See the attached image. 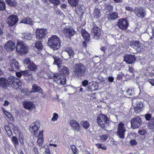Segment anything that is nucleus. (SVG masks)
<instances>
[{"instance_id":"nucleus-20","label":"nucleus","mask_w":154,"mask_h":154,"mask_svg":"<svg viewBox=\"0 0 154 154\" xmlns=\"http://www.w3.org/2000/svg\"><path fill=\"white\" fill-rule=\"evenodd\" d=\"M70 126L72 130L77 131H80L81 127L78 122L73 119L70 122Z\"/></svg>"},{"instance_id":"nucleus-11","label":"nucleus","mask_w":154,"mask_h":154,"mask_svg":"<svg viewBox=\"0 0 154 154\" xmlns=\"http://www.w3.org/2000/svg\"><path fill=\"white\" fill-rule=\"evenodd\" d=\"M141 123V119L138 116L133 118L131 121V127L135 129L139 127Z\"/></svg>"},{"instance_id":"nucleus-60","label":"nucleus","mask_w":154,"mask_h":154,"mask_svg":"<svg viewBox=\"0 0 154 154\" xmlns=\"http://www.w3.org/2000/svg\"><path fill=\"white\" fill-rule=\"evenodd\" d=\"M146 133V131L144 130L140 131H139V134L141 135H143Z\"/></svg>"},{"instance_id":"nucleus-37","label":"nucleus","mask_w":154,"mask_h":154,"mask_svg":"<svg viewBox=\"0 0 154 154\" xmlns=\"http://www.w3.org/2000/svg\"><path fill=\"white\" fill-rule=\"evenodd\" d=\"M81 124L85 129H88L90 126L89 123L86 121H82Z\"/></svg>"},{"instance_id":"nucleus-22","label":"nucleus","mask_w":154,"mask_h":154,"mask_svg":"<svg viewBox=\"0 0 154 154\" xmlns=\"http://www.w3.org/2000/svg\"><path fill=\"white\" fill-rule=\"evenodd\" d=\"M30 92L31 93L37 92L41 94L44 93L42 88L37 85L35 84L33 85L32 89Z\"/></svg>"},{"instance_id":"nucleus-10","label":"nucleus","mask_w":154,"mask_h":154,"mask_svg":"<svg viewBox=\"0 0 154 154\" xmlns=\"http://www.w3.org/2000/svg\"><path fill=\"white\" fill-rule=\"evenodd\" d=\"M129 45L131 47L134 49L137 52H140L143 49V47L142 46V44L139 41H131Z\"/></svg>"},{"instance_id":"nucleus-27","label":"nucleus","mask_w":154,"mask_h":154,"mask_svg":"<svg viewBox=\"0 0 154 154\" xmlns=\"http://www.w3.org/2000/svg\"><path fill=\"white\" fill-rule=\"evenodd\" d=\"M66 52L69 54V56L70 57H73L75 54V52L70 47H67L66 48L65 50L63 52L62 54H65Z\"/></svg>"},{"instance_id":"nucleus-48","label":"nucleus","mask_w":154,"mask_h":154,"mask_svg":"<svg viewBox=\"0 0 154 154\" xmlns=\"http://www.w3.org/2000/svg\"><path fill=\"white\" fill-rule=\"evenodd\" d=\"M72 151L74 154H76L77 150L75 146L74 145H72L70 146Z\"/></svg>"},{"instance_id":"nucleus-7","label":"nucleus","mask_w":154,"mask_h":154,"mask_svg":"<svg viewBox=\"0 0 154 154\" xmlns=\"http://www.w3.org/2000/svg\"><path fill=\"white\" fill-rule=\"evenodd\" d=\"M97 122L98 124L103 128L106 127L109 120L107 117L105 115L100 114L97 118Z\"/></svg>"},{"instance_id":"nucleus-38","label":"nucleus","mask_w":154,"mask_h":154,"mask_svg":"<svg viewBox=\"0 0 154 154\" xmlns=\"http://www.w3.org/2000/svg\"><path fill=\"white\" fill-rule=\"evenodd\" d=\"M148 127L149 129H154V118L152 119L148 123Z\"/></svg>"},{"instance_id":"nucleus-54","label":"nucleus","mask_w":154,"mask_h":154,"mask_svg":"<svg viewBox=\"0 0 154 154\" xmlns=\"http://www.w3.org/2000/svg\"><path fill=\"white\" fill-rule=\"evenodd\" d=\"M100 138L101 140L103 141H105L107 139V137L106 135H103L100 136Z\"/></svg>"},{"instance_id":"nucleus-30","label":"nucleus","mask_w":154,"mask_h":154,"mask_svg":"<svg viewBox=\"0 0 154 154\" xmlns=\"http://www.w3.org/2000/svg\"><path fill=\"white\" fill-rule=\"evenodd\" d=\"M9 82V81L4 78H0V86L3 88H5Z\"/></svg>"},{"instance_id":"nucleus-63","label":"nucleus","mask_w":154,"mask_h":154,"mask_svg":"<svg viewBox=\"0 0 154 154\" xmlns=\"http://www.w3.org/2000/svg\"><path fill=\"white\" fill-rule=\"evenodd\" d=\"M33 151L35 152V154H38V151L36 148L34 147L33 148Z\"/></svg>"},{"instance_id":"nucleus-16","label":"nucleus","mask_w":154,"mask_h":154,"mask_svg":"<svg viewBox=\"0 0 154 154\" xmlns=\"http://www.w3.org/2000/svg\"><path fill=\"white\" fill-rule=\"evenodd\" d=\"M134 12L135 14L139 17L143 18L146 15V11L144 9L141 7L135 8Z\"/></svg>"},{"instance_id":"nucleus-9","label":"nucleus","mask_w":154,"mask_h":154,"mask_svg":"<svg viewBox=\"0 0 154 154\" xmlns=\"http://www.w3.org/2000/svg\"><path fill=\"white\" fill-rule=\"evenodd\" d=\"M132 103H134V102L135 103L134 106V112L136 113L140 112L143 106L142 103L139 100H136L134 98L132 99Z\"/></svg>"},{"instance_id":"nucleus-3","label":"nucleus","mask_w":154,"mask_h":154,"mask_svg":"<svg viewBox=\"0 0 154 154\" xmlns=\"http://www.w3.org/2000/svg\"><path fill=\"white\" fill-rule=\"evenodd\" d=\"M74 68L75 69V75L76 77H81L85 75L86 70L85 66L83 64H76Z\"/></svg>"},{"instance_id":"nucleus-50","label":"nucleus","mask_w":154,"mask_h":154,"mask_svg":"<svg viewBox=\"0 0 154 154\" xmlns=\"http://www.w3.org/2000/svg\"><path fill=\"white\" fill-rule=\"evenodd\" d=\"M6 116L9 118L11 120L13 119L12 115L8 112H6L5 113Z\"/></svg>"},{"instance_id":"nucleus-62","label":"nucleus","mask_w":154,"mask_h":154,"mask_svg":"<svg viewBox=\"0 0 154 154\" xmlns=\"http://www.w3.org/2000/svg\"><path fill=\"white\" fill-rule=\"evenodd\" d=\"M60 7L66 9V5L65 4H61L60 5Z\"/></svg>"},{"instance_id":"nucleus-53","label":"nucleus","mask_w":154,"mask_h":154,"mask_svg":"<svg viewBox=\"0 0 154 154\" xmlns=\"http://www.w3.org/2000/svg\"><path fill=\"white\" fill-rule=\"evenodd\" d=\"M125 8L126 10L130 12H133L134 11V9L128 6H126Z\"/></svg>"},{"instance_id":"nucleus-61","label":"nucleus","mask_w":154,"mask_h":154,"mask_svg":"<svg viewBox=\"0 0 154 154\" xmlns=\"http://www.w3.org/2000/svg\"><path fill=\"white\" fill-rule=\"evenodd\" d=\"M108 79L109 82H112L114 80V78L112 77H109L108 78Z\"/></svg>"},{"instance_id":"nucleus-40","label":"nucleus","mask_w":154,"mask_h":154,"mask_svg":"<svg viewBox=\"0 0 154 154\" xmlns=\"http://www.w3.org/2000/svg\"><path fill=\"white\" fill-rule=\"evenodd\" d=\"M5 8V4L3 0H0V10H4Z\"/></svg>"},{"instance_id":"nucleus-47","label":"nucleus","mask_w":154,"mask_h":154,"mask_svg":"<svg viewBox=\"0 0 154 154\" xmlns=\"http://www.w3.org/2000/svg\"><path fill=\"white\" fill-rule=\"evenodd\" d=\"M19 140L20 142V143L23 145V136L22 134H19Z\"/></svg>"},{"instance_id":"nucleus-56","label":"nucleus","mask_w":154,"mask_h":154,"mask_svg":"<svg viewBox=\"0 0 154 154\" xmlns=\"http://www.w3.org/2000/svg\"><path fill=\"white\" fill-rule=\"evenodd\" d=\"M129 71L130 72H131V75L134 72V70L132 67L131 66V67L129 66Z\"/></svg>"},{"instance_id":"nucleus-51","label":"nucleus","mask_w":154,"mask_h":154,"mask_svg":"<svg viewBox=\"0 0 154 154\" xmlns=\"http://www.w3.org/2000/svg\"><path fill=\"white\" fill-rule=\"evenodd\" d=\"M126 92L128 93L130 96H131L133 95V93H134V90L132 89L130 90V89H127L126 91Z\"/></svg>"},{"instance_id":"nucleus-34","label":"nucleus","mask_w":154,"mask_h":154,"mask_svg":"<svg viewBox=\"0 0 154 154\" xmlns=\"http://www.w3.org/2000/svg\"><path fill=\"white\" fill-rule=\"evenodd\" d=\"M94 17L97 18L99 17L100 15V11L99 10L95 8L93 14Z\"/></svg>"},{"instance_id":"nucleus-15","label":"nucleus","mask_w":154,"mask_h":154,"mask_svg":"<svg viewBox=\"0 0 154 154\" xmlns=\"http://www.w3.org/2000/svg\"><path fill=\"white\" fill-rule=\"evenodd\" d=\"M18 20V19L17 16L11 15L8 17L7 22L10 26H12L17 23Z\"/></svg>"},{"instance_id":"nucleus-45","label":"nucleus","mask_w":154,"mask_h":154,"mask_svg":"<svg viewBox=\"0 0 154 154\" xmlns=\"http://www.w3.org/2000/svg\"><path fill=\"white\" fill-rule=\"evenodd\" d=\"M77 7L75 9V11L78 13V12H81L82 11V8L83 7V6L77 5Z\"/></svg>"},{"instance_id":"nucleus-29","label":"nucleus","mask_w":154,"mask_h":154,"mask_svg":"<svg viewBox=\"0 0 154 154\" xmlns=\"http://www.w3.org/2000/svg\"><path fill=\"white\" fill-rule=\"evenodd\" d=\"M81 34L85 41H88L90 39V34L85 30H81Z\"/></svg>"},{"instance_id":"nucleus-31","label":"nucleus","mask_w":154,"mask_h":154,"mask_svg":"<svg viewBox=\"0 0 154 154\" xmlns=\"http://www.w3.org/2000/svg\"><path fill=\"white\" fill-rule=\"evenodd\" d=\"M21 23H24L30 25H32L33 24V21L31 18L29 17H27L21 20Z\"/></svg>"},{"instance_id":"nucleus-17","label":"nucleus","mask_w":154,"mask_h":154,"mask_svg":"<svg viewBox=\"0 0 154 154\" xmlns=\"http://www.w3.org/2000/svg\"><path fill=\"white\" fill-rule=\"evenodd\" d=\"M47 33L46 30L43 28L38 29L36 31V37L39 39L44 38Z\"/></svg>"},{"instance_id":"nucleus-26","label":"nucleus","mask_w":154,"mask_h":154,"mask_svg":"<svg viewBox=\"0 0 154 154\" xmlns=\"http://www.w3.org/2000/svg\"><path fill=\"white\" fill-rule=\"evenodd\" d=\"M43 130L39 131L38 134V140L37 141V143L39 146H42L43 143Z\"/></svg>"},{"instance_id":"nucleus-58","label":"nucleus","mask_w":154,"mask_h":154,"mask_svg":"<svg viewBox=\"0 0 154 154\" xmlns=\"http://www.w3.org/2000/svg\"><path fill=\"white\" fill-rule=\"evenodd\" d=\"M88 82L87 80H85L82 82V84L84 86H86L88 84Z\"/></svg>"},{"instance_id":"nucleus-39","label":"nucleus","mask_w":154,"mask_h":154,"mask_svg":"<svg viewBox=\"0 0 154 154\" xmlns=\"http://www.w3.org/2000/svg\"><path fill=\"white\" fill-rule=\"evenodd\" d=\"M12 141L14 143L15 147L18 144V141L17 138L15 136H13L12 139Z\"/></svg>"},{"instance_id":"nucleus-14","label":"nucleus","mask_w":154,"mask_h":154,"mask_svg":"<svg viewBox=\"0 0 154 154\" xmlns=\"http://www.w3.org/2000/svg\"><path fill=\"white\" fill-rule=\"evenodd\" d=\"M40 128L39 123L38 122H36L31 124L29 127V130L32 132H34L35 137H37L38 136V131Z\"/></svg>"},{"instance_id":"nucleus-52","label":"nucleus","mask_w":154,"mask_h":154,"mask_svg":"<svg viewBox=\"0 0 154 154\" xmlns=\"http://www.w3.org/2000/svg\"><path fill=\"white\" fill-rule=\"evenodd\" d=\"M54 73H48L47 75L48 77L50 79H53L54 78V75H53Z\"/></svg>"},{"instance_id":"nucleus-32","label":"nucleus","mask_w":154,"mask_h":154,"mask_svg":"<svg viewBox=\"0 0 154 154\" xmlns=\"http://www.w3.org/2000/svg\"><path fill=\"white\" fill-rule=\"evenodd\" d=\"M22 38L24 40H29L32 39V35L29 32L23 33Z\"/></svg>"},{"instance_id":"nucleus-36","label":"nucleus","mask_w":154,"mask_h":154,"mask_svg":"<svg viewBox=\"0 0 154 154\" xmlns=\"http://www.w3.org/2000/svg\"><path fill=\"white\" fill-rule=\"evenodd\" d=\"M28 68L31 71L35 70L37 68L36 65L32 62L28 66Z\"/></svg>"},{"instance_id":"nucleus-46","label":"nucleus","mask_w":154,"mask_h":154,"mask_svg":"<svg viewBox=\"0 0 154 154\" xmlns=\"http://www.w3.org/2000/svg\"><path fill=\"white\" fill-rule=\"evenodd\" d=\"M32 62L30 59L28 58H26L23 60V63L27 64L29 65Z\"/></svg>"},{"instance_id":"nucleus-55","label":"nucleus","mask_w":154,"mask_h":154,"mask_svg":"<svg viewBox=\"0 0 154 154\" xmlns=\"http://www.w3.org/2000/svg\"><path fill=\"white\" fill-rule=\"evenodd\" d=\"M151 118V116L149 114H148L145 115V118L146 120H149Z\"/></svg>"},{"instance_id":"nucleus-19","label":"nucleus","mask_w":154,"mask_h":154,"mask_svg":"<svg viewBox=\"0 0 154 154\" xmlns=\"http://www.w3.org/2000/svg\"><path fill=\"white\" fill-rule=\"evenodd\" d=\"M5 48L8 51H13L15 48V43L12 41H9L5 44Z\"/></svg>"},{"instance_id":"nucleus-18","label":"nucleus","mask_w":154,"mask_h":154,"mask_svg":"<svg viewBox=\"0 0 154 154\" xmlns=\"http://www.w3.org/2000/svg\"><path fill=\"white\" fill-rule=\"evenodd\" d=\"M19 68V63L15 59L11 60L10 62V68H9L10 70L13 71H16Z\"/></svg>"},{"instance_id":"nucleus-28","label":"nucleus","mask_w":154,"mask_h":154,"mask_svg":"<svg viewBox=\"0 0 154 154\" xmlns=\"http://www.w3.org/2000/svg\"><path fill=\"white\" fill-rule=\"evenodd\" d=\"M118 17V14L117 12H113L109 13L108 15L107 18L109 20H114Z\"/></svg>"},{"instance_id":"nucleus-23","label":"nucleus","mask_w":154,"mask_h":154,"mask_svg":"<svg viewBox=\"0 0 154 154\" xmlns=\"http://www.w3.org/2000/svg\"><path fill=\"white\" fill-rule=\"evenodd\" d=\"M23 105L24 107L28 109H31L35 107L34 104L30 101H24L23 102Z\"/></svg>"},{"instance_id":"nucleus-4","label":"nucleus","mask_w":154,"mask_h":154,"mask_svg":"<svg viewBox=\"0 0 154 154\" xmlns=\"http://www.w3.org/2000/svg\"><path fill=\"white\" fill-rule=\"evenodd\" d=\"M8 80L9 84L14 89H18L22 88L21 82L16 77L10 76Z\"/></svg>"},{"instance_id":"nucleus-35","label":"nucleus","mask_w":154,"mask_h":154,"mask_svg":"<svg viewBox=\"0 0 154 154\" xmlns=\"http://www.w3.org/2000/svg\"><path fill=\"white\" fill-rule=\"evenodd\" d=\"M35 48L38 51H40L43 48V45L41 42L38 41L36 42Z\"/></svg>"},{"instance_id":"nucleus-12","label":"nucleus","mask_w":154,"mask_h":154,"mask_svg":"<svg viewBox=\"0 0 154 154\" xmlns=\"http://www.w3.org/2000/svg\"><path fill=\"white\" fill-rule=\"evenodd\" d=\"M62 31L66 36L67 37L72 36L75 34V31L73 28L70 26H66Z\"/></svg>"},{"instance_id":"nucleus-24","label":"nucleus","mask_w":154,"mask_h":154,"mask_svg":"<svg viewBox=\"0 0 154 154\" xmlns=\"http://www.w3.org/2000/svg\"><path fill=\"white\" fill-rule=\"evenodd\" d=\"M14 125L11 123H9L8 125L5 126V129L9 136L12 135V133L11 129L14 128Z\"/></svg>"},{"instance_id":"nucleus-13","label":"nucleus","mask_w":154,"mask_h":154,"mask_svg":"<svg viewBox=\"0 0 154 154\" xmlns=\"http://www.w3.org/2000/svg\"><path fill=\"white\" fill-rule=\"evenodd\" d=\"M129 24L127 19L125 18H122L119 20L117 25L121 29L123 30H126Z\"/></svg>"},{"instance_id":"nucleus-33","label":"nucleus","mask_w":154,"mask_h":154,"mask_svg":"<svg viewBox=\"0 0 154 154\" xmlns=\"http://www.w3.org/2000/svg\"><path fill=\"white\" fill-rule=\"evenodd\" d=\"M70 5L72 7H75L78 5V0H68Z\"/></svg>"},{"instance_id":"nucleus-25","label":"nucleus","mask_w":154,"mask_h":154,"mask_svg":"<svg viewBox=\"0 0 154 154\" xmlns=\"http://www.w3.org/2000/svg\"><path fill=\"white\" fill-rule=\"evenodd\" d=\"M91 32L95 37L101 35V31L100 28L96 26L94 27L92 29Z\"/></svg>"},{"instance_id":"nucleus-5","label":"nucleus","mask_w":154,"mask_h":154,"mask_svg":"<svg viewBox=\"0 0 154 154\" xmlns=\"http://www.w3.org/2000/svg\"><path fill=\"white\" fill-rule=\"evenodd\" d=\"M54 75V81L57 83L61 85H65L66 82V77L60 72L55 73Z\"/></svg>"},{"instance_id":"nucleus-21","label":"nucleus","mask_w":154,"mask_h":154,"mask_svg":"<svg viewBox=\"0 0 154 154\" xmlns=\"http://www.w3.org/2000/svg\"><path fill=\"white\" fill-rule=\"evenodd\" d=\"M136 58L134 55L131 54L127 55L124 57L125 61L128 63H132L135 60Z\"/></svg>"},{"instance_id":"nucleus-49","label":"nucleus","mask_w":154,"mask_h":154,"mask_svg":"<svg viewBox=\"0 0 154 154\" xmlns=\"http://www.w3.org/2000/svg\"><path fill=\"white\" fill-rule=\"evenodd\" d=\"M130 143L133 146L136 145L137 144V141L135 139H132L130 141Z\"/></svg>"},{"instance_id":"nucleus-59","label":"nucleus","mask_w":154,"mask_h":154,"mask_svg":"<svg viewBox=\"0 0 154 154\" xmlns=\"http://www.w3.org/2000/svg\"><path fill=\"white\" fill-rule=\"evenodd\" d=\"M148 82L152 85L154 86V79H149Z\"/></svg>"},{"instance_id":"nucleus-8","label":"nucleus","mask_w":154,"mask_h":154,"mask_svg":"<svg viewBox=\"0 0 154 154\" xmlns=\"http://www.w3.org/2000/svg\"><path fill=\"white\" fill-rule=\"evenodd\" d=\"M16 50L19 53H27L28 51L26 45L20 42H17L16 46Z\"/></svg>"},{"instance_id":"nucleus-57","label":"nucleus","mask_w":154,"mask_h":154,"mask_svg":"<svg viewBox=\"0 0 154 154\" xmlns=\"http://www.w3.org/2000/svg\"><path fill=\"white\" fill-rule=\"evenodd\" d=\"M16 75L18 78L20 77L23 74L22 72H17L16 73Z\"/></svg>"},{"instance_id":"nucleus-1","label":"nucleus","mask_w":154,"mask_h":154,"mask_svg":"<svg viewBox=\"0 0 154 154\" xmlns=\"http://www.w3.org/2000/svg\"><path fill=\"white\" fill-rule=\"evenodd\" d=\"M48 46L54 50H57L60 47V40L57 36L52 35L48 39Z\"/></svg>"},{"instance_id":"nucleus-44","label":"nucleus","mask_w":154,"mask_h":154,"mask_svg":"<svg viewBox=\"0 0 154 154\" xmlns=\"http://www.w3.org/2000/svg\"><path fill=\"white\" fill-rule=\"evenodd\" d=\"M58 117L57 114L55 113H54L53 114V116L51 119V121L53 122L57 121L58 118Z\"/></svg>"},{"instance_id":"nucleus-6","label":"nucleus","mask_w":154,"mask_h":154,"mask_svg":"<svg viewBox=\"0 0 154 154\" xmlns=\"http://www.w3.org/2000/svg\"><path fill=\"white\" fill-rule=\"evenodd\" d=\"M117 130V135L120 139H123L125 138V132L126 131L125 124L122 122L119 123L118 125Z\"/></svg>"},{"instance_id":"nucleus-2","label":"nucleus","mask_w":154,"mask_h":154,"mask_svg":"<svg viewBox=\"0 0 154 154\" xmlns=\"http://www.w3.org/2000/svg\"><path fill=\"white\" fill-rule=\"evenodd\" d=\"M53 58L54 60V63L57 65L59 71L63 73V75H68L69 72V70L67 67L63 65L60 59L54 56H53Z\"/></svg>"},{"instance_id":"nucleus-64","label":"nucleus","mask_w":154,"mask_h":154,"mask_svg":"<svg viewBox=\"0 0 154 154\" xmlns=\"http://www.w3.org/2000/svg\"><path fill=\"white\" fill-rule=\"evenodd\" d=\"M9 102L7 100H5V103L3 105L4 106H7L9 105Z\"/></svg>"},{"instance_id":"nucleus-43","label":"nucleus","mask_w":154,"mask_h":154,"mask_svg":"<svg viewBox=\"0 0 154 154\" xmlns=\"http://www.w3.org/2000/svg\"><path fill=\"white\" fill-rule=\"evenodd\" d=\"M49 1L50 2L53 4L55 6L59 5L60 3V0H49Z\"/></svg>"},{"instance_id":"nucleus-41","label":"nucleus","mask_w":154,"mask_h":154,"mask_svg":"<svg viewBox=\"0 0 154 154\" xmlns=\"http://www.w3.org/2000/svg\"><path fill=\"white\" fill-rule=\"evenodd\" d=\"M24 76L28 77L31 75V71L29 70H26L22 72Z\"/></svg>"},{"instance_id":"nucleus-42","label":"nucleus","mask_w":154,"mask_h":154,"mask_svg":"<svg viewBox=\"0 0 154 154\" xmlns=\"http://www.w3.org/2000/svg\"><path fill=\"white\" fill-rule=\"evenodd\" d=\"M6 3L11 6H15L16 5V2L14 0H9Z\"/></svg>"}]
</instances>
